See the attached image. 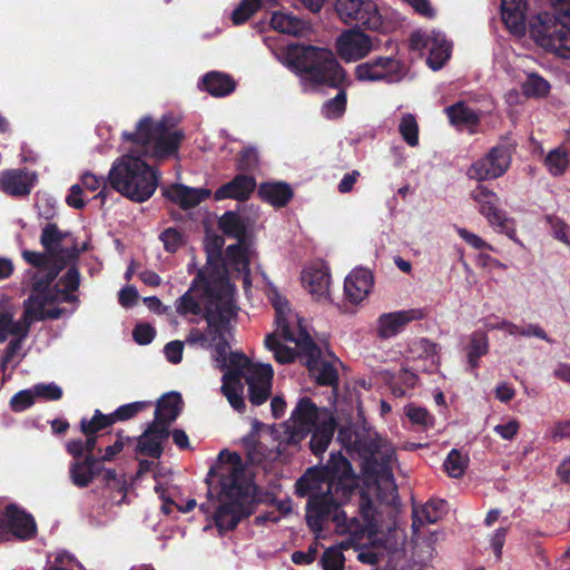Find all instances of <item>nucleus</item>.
<instances>
[{"label":"nucleus","mask_w":570,"mask_h":570,"mask_svg":"<svg viewBox=\"0 0 570 570\" xmlns=\"http://www.w3.org/2000/svg\"><path fill=\"white\" fill-rule=\"evenodd\" d=\"M338 441L348 450L357 452L366 461L371 475L367 491L358 502L361 519L347 518L341 507L350 499L357 485L348 460L341 453H331L326 465L309 468L296 482V493L307 497L306 522L312 531L321 533L323 523L332 520L336 531L350 534L354 542L363 538L374 540L382 532L381 514L371 494L387 505L397 502V487L393 476L395 450L393 445L373 430L354 431L342 426Z\"/></svg>","instance_id":"obj_1"},{"label":"nucleus","mask_w":570,"mask_h":570,"mask_svg":"<svg viewBox=\"0 0 570 570\" xmlns=\"http://www.w3.org/2000/svg\"><path fill=\"white\" fill-rule=\"evenodd\" d=\"M185 132L176 126L173 117L154 120L145 116L136 124L134 132L124 131L127 153L118 157L108 173V184L119 194L136 203L148 200L156 191L159 173L140 156L155 160L175 157Z\"/></svg>","instance_id":"obj_2"},{"label":"nucleus","mask_w":570,"mask_h":570,"mask_svg":"<svg viewBox=\"0 0 570 570\" xmlns=\"http://www.w3.org/2000/svg\"><path fill=\"white\" fill-rule=\"evenodd\" d=\"M275 56L283 66L299 78L304 91H316L323 87L336 88L335 97L323 104L322 115L326 119H337L344 115L347 97L343 86L346 73L331 50L293 43L276 52Z\"/></svg>","instance_id":"obj_3"},{"label":"nucleus","mask_w":570,"mask_h":570,"mask_svg":"<svg viewBox=\"0 0 570 570\" xmlns=\"http://www.w3.org/2000/svg\"><path fill=\"white\" fill-rule=\"evenodd\" d=\"M271 302L275 309L276 333H271L265 337L266 348L273 352L274 358L278 363L286 364L294 361L296 351L281 343L277 337V333H279L285 341L295 343L318 384H334L337 380L336 368L330 360L322 357V351L307 333L303 325V318L277 292L272 294Z\"/></svg>","instance_id":"obj_4"},{"label":"nucleus","mask_w":570,"mask_h":570,"mask_svg":"<svg viewBox=\"0 0 570 570\" xmlns=\"http://www.w3.org/2000/svg\"><path fill=\"white\" fill-rule=\"evenodd\" d=\"M210 474L218 476L219 491L216 497L208 491V502L199 508L205 513H212L220 533L234 530L250 514L252 484L245 475L240 456L227 450L222 451Z\"/></svg>","instance_id":"obj_5"},{"label":"nucleus","mask_w":570,"mask_h":570,"mask_svg":"<svg viewBox=\"0 0 570 570\" xmlns=\"http://www.w3.org/2000/svg\"><path fill=\"white\" fill-rule=\"evenodd\" d=\"M219 337L222 334L217 333L215 340ZM229 337L220 338L213 358L216 366L224 372L222 393L235 411L243 413L246 404L242 379L245 377L247 382L249 402L258 406L271 397L274 371L271 364L252 363L245 354L229 351Z\"/></svg>","instance_id":"obj_6"},{"label":"nucleus","mask_w":570,"mask_h":570,"mask_svg":"<svg viewBox=\"0 0 570 570\" xmlns=\"http://www.w3.org/2000/svg\"><path fill=\"white\" fill-rule=\"evenodd\" d=\"M222 247L220 238L214 240L213 248L207 246L206 266L198 271L188 291L175 302L178 315L203 316L207 320L208 307H212L214 313L223 314L226 304L233 312L239 311L235 301V287L229 282L226 271L219 266Z\"/></svg>","instance_id":"obj_7"},{"label":"nucleus","mask_w":570,"mask_h":570,"mask_svg":"<svg viewBox=\"0 0 570 570\" xmlns=\"http://www.w3.org/2000/svg\"><path fill=\"white\" fill-rule=\"evenodd\" d=\"M48 305L43 297L30 295L23 302V312L18 317V307L7 298L0 299V344L7 342L0 357V372L8 367L16 368L26 357L23 344L33 323L61 316L60 308H51Z\"/></svg>","instance_id":"obj_8"},{"label":"nucleus","mask_w":570,"mask_h":570,"mask_svg":"<svg viewBox=\"0 0 570 570\" xmlns=\"http://www.w3.org/2000/svg\"><path fill=\"white\" fill-rule=\"evenodd\" d=\"M279 445H298L309 433L311 450L315 455L323 454L331 443L336 422L326 407L317 406L309 397H299L288 421L282 424Z\"/></svg>","instance_id":"obj_9"},{"label":"nucleus","mask_w":570,"mask_h":570,"mask_svg":"<svg viewBox=\"0 0 570 570\" xmlns=\"http://www.w3.org/2000/svg\"><path fill=\"white\" fill-rule=\"evenodd\" d=\"M23 258L32 265L33 269L28 272L32 278V294L43 297L47 304L53 302H76L75 292L80 284L79 272L70 267L67 273L50 288L51 282L56 278L59 271L63 267L58 261L47 254L32 250H23Z\"/></svg>","instance_id":"obj_10"},{"label":"nucleus","mask_w":570,"mask_h":570,"mask_svg":"<svg viewBox=\"0 0 570 570\" xmlns=\"http://www.w3.org/2000/svg\"><path fill=\"white\" fill-rule=\"evenodd\" d=\"M219 228L227 236L237 239L236 244L227 246L220 268L233 271L243 276L245 285L249 284V263L255 256V249L246 240V226L242 217L234 212H226L219 218Z\"/></svg>","instance_id":"obj_11"},{"label":"nucleus","mask_w":570,"mask_h":570,"mask_svg":"<svg viewBox=\"0 0 570 570\" xmlns=\"http://www.w3.org/2000/svg\"><path fill=\"white\" fill-rule=\"evenodd\" d=\"M69 479L71 483L79 488H88L94 483L98 487L117 492L118 497L112 495L111 500L120 503L126 497V480L117 475L112 469H107L95 455H85L82 459L72 460L69 464Z\"/></svg>","instance_id":"obj_12"},{"label":"nucleus","mask_w":570,"mask_h":570,"mask_svg":"<svg viewBox=\"0 0 570 570\" xmlns=\"http://www.w3.org/2000/svg\"><path fill=\"white\" fill-rule=\"evenodd\" d=\"M568 19L552 12H541L530 22V33L538 46L560 58H570V27Z\"/></svg>","instance_id":"obj_13"},{"label":"nucleus","mask_w":570,"mask_h":570,"mask_svg":"<svg viewBox=\"0 0 570 570\" xmlns=\"http://www.w3.org/2000/svg\"><path fill=\"white\" fill-rule=\"evenodd\" d=\"M224 306L226 309L223 314L214 313L212 307H208V316L206 320L207 331L203 332L197 327L191 328L186 336V343L204 350L213 348L214 353H216L220 337L217 340H214V337L216 338L217 333L222 334V338L232 336L234 330L232 323L236 320L238 314V312H233V309L228 307V304Z\"/></svg>","instance_id":"obj_14"},{"label":"nucleus","mask_w":570,"mask_h":570,"mask_svg":"<svg viewBox=\"0 0 570 570\" xmlns=\"http://www.w3.org/2000/svg\"><path fill=\"white\" fill-rule=\"evenodd\" d=\"M334 8L345 24L365 27L373 31L382 28L383 19L375 0H335Z\"/></svg>","instance_id":"obj_15"},{"label":"nucleus","mask_w":570,"mask_h":570,"mask_svg":"<svg viewBox=\"0 0 570 570\" xmlns=\"http://www.w3.org/2000/svg\"><path fill=\"white\" fill-rule=\"evenodd\" d=\"M471 197L479 204V212L487 218L490 226L498 233L505 234L511 240L520 244L517 237L514 222L512 218L508 217L503 210L499 209V197L494 191L485 186L479 185L471 193Z\"/></svg>","instance_id":"obj_16"},{"label":"nucleus","mask_w":570,"mask_h":570,"mask_svg":"<svg viewBox=\"0 0 570 570\" xmlns=\"http://www.w3.org/2000/svg\"><path fill=\"white\" fill-rule=\"evenodd\" d=\"M410 41L413 49L426 55V63L432 70H440L451 57L452 45L440 31L417 30L411 35Z\"/></svg>","instance_id":"obj_17"},{"label":"nucleus","mask_w":570,"mask_h":570,"mask_svg":"<svg viewBox=\"0 0 570 570\" xmlns=\"http://www.w3.org/2000/svg\"><path fill=\"white\" fill-rule=\"evenodd\" d=\"M512 148L507 145L492 147L484 157L471 165L468 176L478 181L503 176L511 165Z\"/></svg>","instance_id":"obj_18"},{"label":"nucleus","mask_w":570,"mask_h":570,"mask_svg":"<svg viewBox=\"0 0 570 570\" xmlns=\"http://www.w3.org/2000/svg\"><path fill=\"white\" fill-rule=\"evenodd\" d=\"M40 243L51 258L58 261L62 266L86 249L85 245L79 249L70 233L61 232L56 224L51 223L43 227Z\"/></svg>","instance_id":"obj_19"},{"label":"nucleus","mask_w":570,"mask_h":570,"mask_svg":"<svg viewBox=\"0 0 570 570\" xmlns=\"http://www.w3.org/2000/svg\"><path fill=\"white\" fill-rule=\"evenodd\" d=\"M37 534V524L32 514L20 509L16 504L6 508L0 517V538L9 540L11 538L26 541L35 538Z\"/></svg>","instance_id":"obj_20"},{"label":"nucleus","mask_w":570,"mask_h":570,"mask_svg":"<svg viewBox=\"0 0 570 570\" xmlns=\"http://www.w3.org/2000/svg\"><path fill=\"white\" fill-rule=\"evenodd\" d=\"M403 76L404 70L401 62L391 57H379L355 67V77L363 82L393 83L399 82Z\"/></svg>","instance_id":"obj_21"},{"label":"nucleus","mask_w":570,"mask_h":570,"mask_svg":"<svg viewBox=\"0 0 570 570\" xmlns=\"http://www.w3.org/2000/svg\"><path fill=\"white\" fill-rule=\"evenodd\" d=\"M373 48L372 38L360 30H345L336 40L337 55L346 62L363 59Z\"/></svg>","instance_id":"obj_22"},{"label":"nucleus","mask_w":570,"mask_h":570,"mask_svg":"<svg viewBox=\"0 0 570 570\" xmlns=\"http://www.w3.org/2000/svg\"><path fill=\"white\" fill-rule=\"evenodd\" d=\"M422 317L423 312L419 308L383 313L376 321V335L381 340L393 338L401 334L411 322Z\"/></svg>","instance_id":"obj_23"},{"label":"nucleus","mask_w":570,"mask_h":570,"mask_svg":"<svg viewBox=\"0 0 570 570\" xmlns=\"http://www.w3.org/2000/svg\"><path fill=\"white\" fill-rule=\"evenodd\" d=\"M36 175L23 169H10L0 173V188L7 195L23 197L31 193Z\"/></svg>","instance_id":"obj_24"},{"label":"nucleus","mask_w":570,"mask_h":570,"mask_svg":"<svg viewBox=\"0 0 570 570\" xmlns=\"http://www.w3.org/2000/svg\"><path fill=\"white\" fill-rule=\"evenodd\" d=\"M374 285V277L370 269L357 267L354 268L344 282V292L352 303L364 301L371 293Z\"/></svg>","instance_id":"obj_25"},{"label":"nucleus","mask_w":570,"mask_h":570,"mask_svg":"<svg viewBox=\"0 0 570 570\" xmlns=\"http://www.w3.org/2000/svg\"><path fill=\"white\" fill-rule=\"evenodd\" d=\"M330 273L325 265L314 264L302 273V282L316 301H325L330 294Z\"/></svg>","instance_id":"obj_26"},{"label":"nucleus","mask_w":570,"mask_h":570,"mask_svg":"<svg viewBox=\"0 0 570 570\" xmlns=\"http://www.w3.org/2000/svg\"><path fill=\"white\" fill-rule=\"evenodd\" d=\"M169 436L166 424L153 422L138 438L136 451L142 455L159 458L163 453V444Z\"/></svg>","instance_id":"obj_27"},{"label":"nucleus","mask_w":570,"mask_h":570,"mask_svg":"<svg viewBox=\"0 0 570 570\" xmlns=\"http://www.w3.org/2000/svg\"><path fill=\"white\" fill-rule=\"evenodd\" d=\"M449 121L459 130L475 134L481 120V112L471 108L464 101H458L444 109Z\"/></svg>","instance_id":"obj_28"},{"label":"nucleus","mask_w":570,"mask_h":570,"mask_svg":"<svg viewBox=\"0 0 570 570\" xmlns=\"http://www.w3.org/2000/svg\"><path fill=\"white\" fill-rule=\"evenodd\" d=\"M166 198L184 209L193 208L210 196L207 188H193L183 184H174L164 190Z\"/></svg>","instance_id":"obj_29"},{"label":"nucleus","mask_w":570,"mask_h":570,"mask_svg":"<svg viewBox=\"0 0 570 570\" xmlns=\"http://www.w3.org/2000/svg\"><path fill=\"white\" fill-rule=\"evenodd\" d=\"M256 187V181L252 176L237 175L230 181L220 186L214 194L215 200L236 199L246 200L249 198Z\"/></svg>","instance_id":"obj_30"},{"label":"nucleus","mask_w":570,"mask_h":570,"mask_svg":"<svg viewBox=\"0 0 570 570\" xmlns=\"http://www.w3.org/2000/svg\"><path fill=\"white\" fill-rule=\"evenodd\" d=\"M527 0H501V17L510 32L521 36L525 31Z\"/></svg>","instance_id":"obj_31"},{"label":"nucleus","mask_w":570,"mask_h":570,"mask_svg":"<svg viewBox=\"0 0 570 570\" xmlns=\"http://www.w3.org/2000/svg\"><path fill=\"white\" fill-rule=\"evenodd\" d=\"M274 30L291 36H304L309 31V23L291 12L277 11L271 18Z\"/></svg>","instance_id":"obj_32"},{"label":"nucleus","mask_w":570,"mask_h":570,"mask_svg":"<svg viewBox=\"0 0 570 570\" xmlns=\"http://www.w3.org/2000/svg\"><path fill=\"white\" fill-rule=\"evenodd\" d=\"M181 396L177 392L165 394L157 403L154 422L169 425L174 422L181 411Z\"/></svg>","instance_id":"obj_33"},{"label":"nucleus","mask_w":570,"mask_h":570,"mask_svg":"<svg viewBox=\"0 0 570 570\" xmlns=\"http://www.w3.org/2000/svg\"><path fill=\"white\" fill-rule=\"evenodd\" d=\"M445 501L443 500H431L422 507L413 508V522L412 528L415 532L419 528L425 523H435L441 519L445 511Z\"/></svg>","instance_id":"obj_34"},{"label":"nucleus","mask_w":570,"mask_h":570,"mask_svg":"<svg viewBox=\"0 0 570 570\" xmlns=\"http://www.w3.org/2000/svg\"><path fill=\"white\" fill-rule=\"evenodd\" d=\"M543 164L548 173L553 177L566 174L570 165V149L566 144H561L550 149L544 156Z\"/></svg>","instance_id":"obj_35"},{"label":"nucleus","mask_w":570,"mask_h":570,"mask_svg":"<svg viewBox=\"0 0 570 570\" xmlns=\"http://www.w3.org/2000/svg\"><path fill=\"white\" fill-rule=\"evenodd\" d=\"M202 88L215 97H224L235 89V82L225 73L212 71L202 80Z\"/></svg>","instance_id":"obj_36"},{"label":"nucleus","mask_w":570,"mask_h":570,"mask_svg":"<svg viewBox=\"0 0 570 570\" xmlns=\"http://www.w3.org/2000/svg\"><path fill=\"white\" fill-rule=\"evenodd\" d=\"M261 196L274 206H284L292 198V189L285 183H266L259 187Z\"/></svg>","instance_id":"obj_37"},{"label":"nucleus","mask_w":570,"mask_h":570,"mask_svg":"<svg viewBox=\"0 0 570 570\" xmlns=\"http://www.w3.org/2000/svg\"><path fill=\"white\" fill-rule=\"evenodd\" d=\"M489 352V338L487 333L475 331L470 335L466 346L468 363L472 368L479 366V361Z\"/></svg>","instance_id":"obj_38"},{"label":"nucleus","mask_w":570,"mask_h":570,"mask_svg":"<svg viewBox=\"0 0 570 570\" xmlns=\"http://www.w3.org/2000/svg\"><path fill=\"white\" fill-rule=\"evenodd\" d=\"M245 445L247 458L253 464L265 466V463L274 461L279 455V451L268 449L261 442L248 440L245 441Z\"/></svg>","instance_id":"obj_39"},{"label":"nucleus","mask_w":570,"mask_h":570,"mask_svg":"<svg viewBox=\"0 0 570 570\" xmlns=\"http://www.w3.org/2000/svg\"><path fill=\"white\" fill-rule=\"evenodd\" d=\"M402 139L410 146H419V124L412 114H403L397 126Z\"/></svg>","instance_id":"obj_40"},{"label":"nucleus","mask_w":570,"mask_h":570,"mask_svg":"<svg viewBox=\"0 0 570 570\" xmlns=\"http://www.w3.org/2000/svg\"><path fill=\"white\" fill-rule=\"evenodd\" d=\"M111 413L104 414L101 411L96 410L94 416L90 420L82 419L80 422L81 432L83 434L96 435V433L102 429L111 426L114 424Z\"/></svg>","instance_id":"obj_41"},{"label":"nucleus","mask_w":570,"mask_h":570,"mask_svg":"<svg viewBox=\"0 0 570 570\" xmlns=\"http://www.w3.org/2000/svg\"><path fill=\"white\" fill-rule=\"evenodd\" d=\"M87 439L82 440H70L66 448L69 454L72 455L73 460L82 459L85 455H94L92 452L97 444V435L85 434Z\"/></svg>","instance_id":"obj_42"},{"label":"nucleus","mask_w":570,"mask_h":570,"mask_svg":"<svg viewBox=\"0 0 570 570\" xmlns=\"http://www.w3.org/2000/svg\"><path fill=\"white\" fill-rule=\"evenodd\" d=\"M522 90L528 97H543L550 90V83L537 73H529L522 82Z\"/></svg>","instance_id":"obj_43"},{"label":"nucleus","mask_w":570,"mask_h":570,"mask_svg":"<svg viewBox=\"0 0 570 570\" xmlns=\"http://www.w3.org/2000/svg\"><path fill=\"white\" fill-rule=\"evenodd\" d=\"M443 465L446 473L451 478H460L461 475H463L466 469L468 458L458 450L453 449L448 454Z\"/></svg>","instance_id":"obj_44"},{"label":"nucleus","mask_w":570,"mask_h":570,"mask_svg":"<svg viewBox=\"0 0 570 570\" xmlns=\"http://www.w3.org/2000/svg\"><path fill=\"white\" fill-rule=\"evenodd\" d=\"M80 564L76 558L69 552H57L52 559L48 561L45 570H77Z\"/></svg>","instance_id":"obj_45"},{"label":"nucleus","mask_w":570,"mask_h":570,"mask_svg":"<svg viewBox=\"0 0 570 570\" xmlns=\"http://www.w3.org/2000/svg\"><path fill=\"white\" fill-rule=\"evenodd\" d=\"M261 7V0H243L232 12L234 24H242Z\"/></svg>","instance_id":"obj_46"},{"label":"nucleus","mask_w":570,"mask_h":570,"mask_svg":"<svg viewBox=\"0 0 570 570\" xmlns=\"http://www.w3.org/2000/svg\"><path fill=\"white\" fill-rule=\"evenodd\" d=\"M405 415L413 424L430 428L434 424V417L425 407L410 404L405 406Z\"/></svg>","instance_id":"obj_47"},{"label":"nucleus","mask_w":570,"mask_h":570,"mask_svg":"<svg viewBox=\"0 0 570 570\" xmlns=\"http://www.w3.org/2000/svg\"><path fill=\"white\" fill-rule=\"evenodd\" d=\"M150 403L146 401H137L120 405L112 413L114 422L126 421L145 410Z\"/></svg>","instance_id":"obj_48"},{"label":"nucleus","mask_w":570,"mask_h":570,"mask_svg":"<svg viewBox=\"0 0 570 570\" xmlns=\"http://www.w3.org/2000/svg\"><path fill=\"white\" fill-rule=\"evenodd\" d=\"M36 207L40 218L52 219L57 215V200L48 194H38Z\"/></svg>","instance_id":"obj_49"},{"label":"nucleus","mask_w":570,"mask_h":570,"mask_svg":"<svg viewBox=\"0 0 570 570\" xmlns=\"http://www.w3.org/2000/svg\"><path fill=\"white\" fill-rule=\"evenodd\" d=\"M323 570H343L344 569V556L335 548L327 549L321 559Z\"/></svg>","instance_id":"obj_50"},{"label":"nucleus","mask_w":570,"mask_h":570,"mask_svg":"<svg viewBox=\"0 0 570 570\" xmlns=\"http://www.w3.org/2000/svg\"><path fill=\"white\" fill-rule=\"evenodd\" d=\"M36 394L35 386L29 390H23L16 393L10 401L13 411L21 412L35 403Z\"/></svg>","instance_id":"obj_51"},{"label":"nucleus","mask_w":570,"mask_h":570,"mask_svg":"<svg viewBox=\"0 0 570 570\" xmlns=\"http://www.w3.org/2000/svg\"><path fill=\"white\" fill-rule=\"evenodd\" d=\"M156 491L159 493L160 499L163 500L161 511L165 514H170L173 511V507H176L179 512L186 513L191 511L196 507V500L189 499L186 504L175 503L173 500L166 498L164 491H160L158 487H156Z\"/></svg>","instance_id":"obj_52"},{"label":"nucleus","mask_w":570,"mask_h":570,"mask_svg":"<svg viewBox=\"0 0 570 570\" xmlns=\"http://www.w3.org/2000/svg\"><path fill=\"white\" fill-rule=\"evenodd\" d=\"M36 397H41L49 401H57L62 396V390L56 383H42L35 385Z\"/></svg>","instance_id":"obj_53"},{"label":"nucleus","mask_w":570,"mask_h":570,"mask_svg":"<svg viewBox=\"0 0 570 570\" xmlns=\"http://www.w3.org/2000/svg\"><path fill=\"white\" fill-rule=\"evenodd\" d=\"M160 240L163 242L167 252H176L181 243L183 238L180 233L175 228H167L160 234Z\"/></svg>","instance_id":"obj_54"},{"label":"nucleus","mask_w":570,"mask_h":570,"mask_svg":"<svg viewBox=\"0 0 570 570\" xmlns=\"http://www.w3.org/2000/svg\"><path fill=\"white\" fill-rule=\"evenodd\" d=\"M156 332L149 324H137L132 331V336L136 343L147 345L153 342Z\"/></svg>","instance_id":"obj_55"},{"label":"nucleus","mask_w":570,"mask_h":570,"mask_svg":"<svg viewBox=\"0 0 570 570\" xmlns=\"http://www.w3.org/2000/svg\"><path fill=\"white\" fill-rule=\"evenodd\" d=\"M507 534L508 528L500 527L490 537V548L493 550L497 561L501 560Z\"/></svg>","instance_id":"obj_56"},{"label":"nucleus","mask_w":570,"mask_h":570,"mask_svg":"<svg viewBox=\"0 0 570 570\" xmlns=\"http://www.w3.org/2000/svg\"><path fill=\"white\" fill-rule=\"evenodd\" d=\"M520 429L517 420L512 419L505 423L497 424L493 431L503 440L511 441L515 438Z\"/></svg>","instance_id":"obj_57"},{"label":"nucleus","mask_w":570,"mask_h":570,"mask_svg":"<svg viewBox=\"0 0 570 570\" xmlns=\"http://www.w3.org/2000/svg\"><path fill=\"white\" fill-rule=\"evenodd\" d=\"M184 342L171 341L164 347V354L166 360L171 364H179L183 360Z\"/></svg>","instance_id":"obj_58"},{"label":"nucleus","mask_w":570,"mask_h":570,"mask_svg":"<svg viewBox=\"0 0 570 570\" xmlns=\"http://www.w3.org/2000/svg\"><path fill=\"white\" fill-rule=\"evenodd\" d=\"M456 233L465 243H468L471 247L475 249L487 248L493 250V247L490 244H488L476 234L471 233L465 228L456 227Z\"/></svg>","instance_id":"obj_59"},{"label":"nucleus","mask_w":570,"mask_h":570,"mask_svg":"<svg viewBox=\"0 0 570 570\" xmlns=\"http://www.w3.org/2000/svg\"><path fill=\"white\" fill-rule=\"evenodd\" d=\"M258 164V153L254 147L244 148L239 156V168L252 170Z\"/></svg>","instance_id":"obj_60"},{"label":"nucleus","mask_w":570,"mask_h":570,"mask_svg":"<svg viewBox=\"0 0 570 570\" xmlns=\"http://www.w3.org/2000/svg\"><path fill=\"white\" fill-rule=\"evenodd\" d=\"M520 336L537 337L550 344L554 343V341L550 338L546 331L537 323H529L523 327L520 326Z\"/></svg>","instance_id":"obj_61"},{"label":"nucleus","mask_w":570,"mask_h":570,"mask_svg":"<svg viewBox=\"0 0 570 570\" xmlns=\"http://www.w3.org/2000/svg\"><path fill=\"white\" fill-rule=\"evenodd\" d=\"M81 184L88 190L96 191L100 187L106 186V184H108V178L105 179L102 176H97L91 173H86L81 177Z\"/></svg>","instance_id":"obj_62"},{"label":"nucleus","mask_w":570,"mask_h":570,"mask_svg":"<svg viewBox=\"0 0 570 570\" xmlns=\"http://www.w3.org/2000/svg\"><path fill=\"white\" fill-rule=\"evenodd\" d=\"M67 204L76 209H80L85 206L82 198V187L78 184L72 185L69 190V195L66 198Z\"/></svg>","instance_id":"obj_63"},{"label":"nucleus","mask_w":570,"mask_h":570,"mask_svg":"<svg viewBox=\"0 0 570 570\" xmlns=\"http://www.w3.org/2000/svg\"><path fill=\"white\" fill-rule=\"evenodd\" d=\"M549 2L554 9L552 14L568 19L570 24V0H549Z\"/></svg>","instance_id":"obj_64"}]
</instances>
